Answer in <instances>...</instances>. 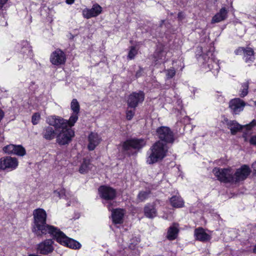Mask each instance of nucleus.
<instances>
[{
	"label": "nucleus",
	"instance_id": "09e8293b",
	"mask_svg": "<svg viewBox=\"0 0 256 256\" xmlns=\"http://www.w3.org/2000/svg\"><path fill=\"white\" fill-rule=\"evenodd\" d=\"M253 252H254L256 253V246H254V248L253 250Z\"/></svg>",
	"mask_w": 256,
	"mask_h": 256
},
{
	"label": "nucleus",
	"instance_id": "a18cd8bd",
	"mask_svg": "<svg viewBox=\"0 0 256 256\" xmlns=\"http://www.w3.org/2000/svg\"><path fill=\"white\" fill-rule=\"evenodd\" d=\"M4 116V112L2 110L0 109V122L3 118Z\"/></svg>",
	"mask_w": 256,
	"mask_h": 256
},
{
	"label": "nucleus",
	"instance_id": "39448f33",
	"mask_svg": "<svg viewBox=\"0 0 256 256\" xmlns=\"http://www.w3.org/2000/svg\"><path fill=\"white\" fill-rule=\"evenodd\" d=\"M212 173L218 180L221 182L234 184V172L230 168H214L212 170Z\"/></svg>",
	"mask_w": 256,
	"mask_h": 256
},
{
	"label": "nucleus",
	"instance_id": "7c9ffc66",
	"mask_svg": "<svg viewBox=\"0 0 256 256\" xmlns=\"http://www.w3.org/2000/svg\"><path fill=\"white\" fill-rule=\"evenodd\" d=\"M22 48L21 52L26 54L28 56H30L32 52V48L30 46L27 41H24L22 42Z\"/></svg>",
	"mask_w": 256,
	"mask_h": 256
},
{
	"label": "nucleus",
	"instance_id": "5701e85b",
	"mask_svg": "<svg viewBox=\"0 0 256 256\" xmlns=\"http://www.w3.org/2000/svg\"><path fill=\"white\" fill-rule=\"evenodd\" d=\"M204 67H207L209 70H212L214 74H217L220 69L219 64L213 58H208L207 62L204 64Z\"/></svg>",
	"mask_w": 256,
	"mask_h": 256
},
{
	"label": "nucleus",
	"instance_id": "412c9836",
	"mask_svg": "<svg viewBox=\"0 0 256 256\" xmlns=\"http://www.w3.org/2000/svg\"><path fill=\"white\" fill-rule=\"evenodd\" d=\"M228 17V10L226 8H222L212 18V23H218L226 20Z\"/></svg>",
	"mask_w": 256,
	"mask_h": 256
},
{
	"label": "nucleus",
	"instance_id": "c03bdc74",
	"mask_svg": "<svg viewBox=\"0 0 256 256\" xmlns=\"http://www.w3.org/2000/svg\"><path fill=\"white\" fill-rule=\"evenodd\" d=\"M252 167L254 173L256 174V161L252 164Z\"/></svg>",
	"mask_w": 256,
	"mask_h": 256
},
{
	"label": "nucleus",
	"instance_id": "9b49d317",
	"mask_svg": "<svg viewBox=\"0 0 256 256\" xmlns=\"http://www.w3.org/2000/svg\"><path fill=\"white\" fill-rule=\"evenodd\" d=\"M250 172V167L246 164L237 169L236 171L234 172V184L244 180L249 176Z\"/></svg>",
	"mask_w": 256,
	"mask_h": 256
},
{
	"label": "nucleus",
	"instance_id": "58836bf2",
	"mask_svg": "<svg viewBox=\"0 0 256 256\" xmlns=\"http://www.w3.org/2000/svg\"><path fill=\"white\" fill-rule=\"evenodd\" d=\"M40 118V116L39 113L34 114L32 118V122L33 124L36 125L38 124Z\"/></svg>",
	"mask_w": 256,
	"mask_h": 256
},
{
	"label": "nucleus",
	"instance_id": "0eeeda50",
	"mask_svg": "<svg viewBox=\"0 0 256 256\" xmlns=\"http://www.w3.org/2000/svg\"><path fill=\"white\" fill-rule=\"evenodd\" d=\"M144 99V94L142 91L133 92L128 98L127 104L129 108H135L140 104H142Z\"/></svg>",
	"mask_w": 256,
	"mask_h": 256
},
{
	"label": "nucleus",
	"instance_id": "c85d7f7f",
	"mask_svg": "<svg viewBox=\"0 0 256 256\" xmlns=\"http://www.w3.org/2000/svg\"><path fill=\"white\" fill-rule=\"evenodd\" d=\"M65 246L73 249H79L81 247V244L78 242L70 238H68Z\"/></svg>",
	"mask_w": 256,
	"mask_h": 256
},
{
	"label": "nucleus",
	"instance_id": "473e14b6",
	"mask_svg": "<svg viewBox=\"0 0 256 256\" xmlns=\"http://www.w3.org/2000/svg\"><path fill=\"white\" fill-rule=\"evenodd\" d=\"M248 82L244 83L242 86V89L240 90V95L241 97H244L248 93Z\"/></svg>",
	"mask_w": 256,
	"mask_h": 256
},
{
	"label": "nucleus",
	"instance_id": "b1692460",
	"mask_svg": "<svg viewBox=\"0 0 256 256\" xmlns=\"http://www.w3.org/2000/svg\"><path fill=\"white\" fill-rule=\"evenodd\" d=\"M42 135L45 139L51 140L54 138L56 132L53 128L48 126L44 128Z\"/></svg>",
	"mask_w": 256,
	"mask_h": 256
},
{
	"label": "nucleus",
	"instance_id": "9d476101",
	"mask_svg": "<svg viewBox=\"0 0 256 256\" xmlns=\"http://www.w3.org/2000/svg\"><path fill=\"white\" fill-rule=\"evenodd\" d=\"M100 196L105 200H114L116 196V191L113 188L102 186H100L98 190Z\"/></svg>",
	"mask_w": 256,
	"mask_h": 256
},
{
	"label": "nucleus",
	"instance_id": "20e7f679",
	"mask_svg": "<svg viewBox=\"0 0 256 256\" xmlns=\"http://www.w3.org/2000/svg\"><path fill=\"white\" fill-rule=\"evenodd\" d=\"M54 126L57 130H60L56 136V142L60 145H65L69 144L74 136V132L71 128L72 126H70L69 124H66L63 126Z\"/></svg>",
	"mask_w": 256,
	"mask_h": 256
},
{
	"label": "nucleus",
	"instance_id": "423d86ee",
	"mask_svg": "<svg viewBox=\"0 0 256 256\" xmlns=\"http://www.w3.org/2000/svg\"><path fill=\"white\" fill-rule=\"evenodd\" d=\"M18 162L16 158L6 156L0 158V170L8 172L15 170L18 166Z\"/></svg>",
	"mask_w": 256,
	"mask_h": 256
},
{
	"label": "nucleus",
	"instance_id": "6ab92c4d",
	"mask_svg": "<svg viewBox=\"0 0 256 256\" xmlns=\"http://www.w3.org/2000/svg\"><path fill=\"white\" fill-rule=\"evenodd\" d=\"M194 236L196 240L200 242H206L210 240L211 239L210 234L207 233L206 230L199 228L194 230Z\"/></svg>",
	"mask_w": 256,
	"mask_h": 256
},
{
	"label": "nucleus",
	"instance_id": "aec40b11",
	"mask_svg": "<svg viewBox=\"0 0 256 256\" xmlns=\"http://www.w3.org/2000/svg\"><path fill=\"white\" fill-rule=\"evenodd\" d=\"M124 214V210L116 208L112 211V217L113 222L116 224H122Z\"/></svg>",
	"mask_w": 256,
	"mask_h": 256
},
{
	"label": "nucleus",
	"instance_id": "1a4fd4ad",
	"mask_svg": "<svg viewBox=\"0 0 256 256\" xmlns=\"http://www.w3.org/2000/svg\"><path fill=\"white\" fill-rule=\"evenodd\" d=\"M228 128L230 130L231 133L234 134L237 132L244 128L247 130H250L254 127L256 126V120H252L249 124L241 126L236 122L234 120H230L227 122Z\"/></svg>",
	"mask_w": 256,
	"mask_h": 256
},
{
	"label": "nucleus",
	"instance_id": "37998d69",
	"mask_svg": "<svg viewBox=\"0 0 256 256\" xmlns=\"http://www.w3.org/2000/svg\"><path fill=\"white\" fill-rule=\"evenodd\" d=\"M8 0H0V10L4 6Z\"/></svg>",
	"mask_w": 256,
	"mask_h": 256
},
{
	"label": "nucleus",
	"instance_id": "a19ab883",
	"mask_svg": "<svg viewBox=\"0 0 256 256\" xmlns=\"http://www.w3.org/2000/svg\"><path fill=\"white\" fill-rule=\"evenodd\" d=\"M245 141H248L251 145L256 146V135H253L250 136L249 140L248 139L246 136H244Z\"/></svg>",
	"mask_w": 256,
	"mask_h": 256
},
{
	"label": "nucleus",
	"instance_id": "4468645a",
	"mask_svg": "<svg viewBox=\"0 0 256 256\" xmlns=\"http://www.w3.org/2000/svg\"><path fill=\"white\" fill-rule=\"evenodd\" d=\"M102 12V8L98 4H93L91 8H86L82 11L83 16L87 19L96 17Z\"/></svg>",
	"mask_w": 256,
	"mask_h": 256
},
{
	"label": "nucleus",
	"instance_id": "2f4dec72",
	"mask_svg": "<svg viewBox=\"0 0 256 256\" xmlns=\"http://www.w3.org/2000/svg\"><path fill=\"white\" fill-rule=\"evenodd\" d=\"M166 53L164 51L156 52L154 53V58L158 62L159 60L161 62L165 61Z\"/></svg>",
	"mask_w": 256,
	"mask_h": 256
},
{
	"label": "nucleus",
	"instance_id": "2eb2a0df",
	"mask_svg": "<svg viewBox=\"0 0 256 256\" xmlns=\"http://www.w3.org/2000/svg\"><path fill=\"white\" fill-rule=\"evenodd\" d=\"M66 58L64 53L60 50H56L50 56V62L54 65L58 66L64 64Z\"/></svg>",
	"mask_w": 256,
	"mask_h": 256
},
{
	"label": "nucleus",
	"instance_id": "393cba45",
	"mask_svg": "<svg viewBox=\"0 0 256 256\" xmlns=\"http://www.w3.org/2000/svg\"><path fill=\"white\" fill-rule=\"evenodd\" d=\"M144 212L146 216L148 218H153L156 216V210L153 205L147 204L144 208Z\"/></svg>",
	"mask_w": 256,
	"mask_h": 256
},
{
	"label": "nucleus",
	"instance_id": "cd10ccee",
	"mask_svg": "<svg viewBox=\"0 0 256 256\" xmlns=\"http://www.w3.org/2000/svg\"><path fill=\"white\" fill-rule=\"evenodd\" d=\"M178 232V225L174 224L168 228L167 234L168 238L170 240H174L177 236Z\"/></svg>",
	"mask_w": 256,
	"mask_h": 256
},
{
	"label": "nucleus",
	"instance_id": "7ed1b4c3",
	"mask_svg": "<svg viewBox=\"0 0 256 256\" xmlns=\"http://www.w3.org/2000/svg\"><path fill=\"white\" fill-rule=\"evenodd\" d=\"M168 148L161 141L154 143L147 152L146 163L152 164L162 160L166 156Z\"/></svg>",
	"mask_w": 256,
	"mask_h": 256
},
{
	"label": "nucleus",
	"instance_id": "e433bc0d",
	"mask_svg": "<svg viewBox=\"0 0 256 256\" xmlns=\"http://www.w3.org/2000/svg\"><path fill=\"white\" fill-rule=\"evenodd\" d=\"M55 195L60 198H66V190L64 188H60L54 192Z\"/></svg>",
	"mask_w": 256,
	"mask_h": 256
},
{
	"label": "nucleus",
	"instance_id": "c756f323",
	"mask_svg": "<svg viewBox=\"0 0 256 256\" xmlns=\"http://www.w3.org/2000/svg\"><path fill=\"white\" fill-rule=\"evenodd\" d=\"M26 154L25 148L21 145H15L14 150L13 154L22 156Z\"/></svg>",
	"mask_w": 256,
	"mask_h": 256
},
{
	"label": "nucleus",
	"instance_id": "dca6fc26",
	"mask_svg": "<svg viewBox=\"0 0 256 256\" xmlns=\"http://www.w3.org/2000/svg\"><path fill=\"white\" fill-rule=\"evenodd\" d=\"M246 103L239 98H236L231 100L229 103V106L234 114H238L242 111Z\"/></svg>",
	"mask_w": 256,
	"mask_h": 256
},
{
	"label": "nucleus",
	"instance_id": "f257e3e1",
	"mask_svg": "<svg viewBox=\"0 0 256 256\" xmlns=\"http://www.w3.org/2000/svg\"><path fill=\"white\" fill-rule=\"evenodd\" d=\"M46 212L44 209L38 208L34 210L32 230L35 235L42 236L54 229V226L46 224Z\"/></svg>",
	"mask_w": 256,
	"mask_h": 256
},
{
	"label": "nucleus",
	"instance_id": "ea45409f",
	"mask_svg": "<svg viewBox=\"0 0 256 256\" xmlns=\"http://www.w3.org/2000/svg\"><path fill=\"white\" fill-rule=\"evenodd\" d=\"M135 114V110H128L126 112V118L128 120H131Z\"/></svg>",
	"mask_w": 256,
	"mask_h": 256
},
{
	"label": "nucleus",
	"instance_id": "3c124183",
	"mask_svg": "<svg viewBox=\"0 0 256 256\" xmlns=\"http://www.w3.org/2000/svg\"><path fill=\"white\" fill-rule=\"evenodd\" d=\"M254 104H255V106H256V101L254 102Z\"/></svg>",
	"mask_w": 256,
	"mask_h": 256
},
{
	"label": "nucleus",
	"instance_id": "8fccbe9b",
	"mask_svg": "<svg viewBox=\"0 0 256 256\" xmlns=\"http://www.w3.org/2000/svg\"><path fill=\"white\" fill-rule=\"evenodd\" d=\"M108 209L109 210H111V209H110V204H108V206H107Z\"/></svg>",
	"mask_w": 256,
	"mask_h": 256
},
{
	"label": "nucleus",
	"instance_id": "6e6552de",
	"mask_svg": "<svg viewBox=\"0 0 256 256\" xmlns=\"http://www.w3.org/2000/svg\"><path fill=\"white\" fill-rule=\"evenodd\" d=\"M159 138L166 143H172L174 141V136L172 132L167 126H161L156 130Z\"/></svg>",
	"mask_w": 256,
	"mask_h": 256
},
{
	"label": "nucleus",
	"instance_id": "4be33fe9",
	"mask_svg": "<svg viewBox=\"0 0 256 256\" xmlns=\"http://www.w3.org/2000/svg\"><path fill=\"white\" fill-rule=\"evenodd\" d=\"M93 166L90 160L84 158L80 166L78 172L81 174H86L92 170Z\"/></svg>",
	"mask_w": 256,
	"mask_h": 256
},
{
	"label": "nucleus",
	"instance_id": "79ce46f5",
	"mask_svg": "<svg viewBox=\"0 0 256 256\" xmlns=\"http://www.w3.org/2000/svg\"><path fill=\"white\" fill-rule=\"evenodd\" d=\"M246 48H239L238 49H236L234 52L236 54V55H241L242 54H244V52H245Z\"/></svg>",
	"mask_w": 256,
	"mask_h": 256
},
{
	"label": "nucleus",
	"instance_id": "ddd939ff",
	"mask_svg": "<svg viewBox=\"0 0 256 256\" xmlns=\"http://www.w3.org/2000/svg\"><path fill=\"white\" fill-rule=\"evenodd\" d=\"M146 142L144 139H132L127 140L122 144L124 150H128L130 148L140 149L146 145Z\"/></svg>",
	"mask_w": 256,
	"mask_h": 256
},
{
	"label": "nucleus",
	"instance_id": "72a5a7b5",
	"mask_svg": "<svg viewBox=\"0 0 256 256\" xmlns=\"http://www.w3.org/2000/svg\"><path fill=\"white\" fill-rule=\"evenodd\" d=\"M150 194V192H140L138 196V202H142L146 200Z\"/></svg>",
	"mask_w": 256,
	"mask_h": 256
},
{
	"label": "nucleus",
	"instance_id": "de8ad7c7",
	"mask_svg": "<svg viewBox=\"0 0 256 256\" xmlns=\"http://www.w3.org/2000/svg\"><path fill=\"white\" fill-rule=\"evenodd\" d=\"M182 16H183V14H182V12H179L178 14V18H180V19H182Z\"/></svg>",
	"mask_w": 256,
	"mask_h": 256
},
{
	"label": "nucleus",
	"instance_id": "a878e982",
	"mask_svg": "<svg viewBox=\"0 0 256 256\" xmlns=\"http://www.w3.org/2000/svg\"><path fill=\"white\" fill-rule=\"evenodd\" d=\"M244 58L245 62L249 64H252L254 59V52L250 48H246L244 52Z\"/></svg>",
	"mask_w": 256,
	"mask_h": 256
},
{
	"label": "nucleus",
	"instance_id": "bb28decb",
	"mask_svg": "<svg viewBox=\"0 0 256 256\" xmlns=\"http://www.w3.org/2000/svg\"><path fill=\"white\" fill-rule=\"evenodd\" d=\"M171 205L174 208H182L184 205V202L182 199L178 196H175L172 197L170 199Z\"/></svg>",
	"mask_w": 256,
	"mask_h": 256
},
{
	"label": "nucleus",
	"instance_id": "a211bd4d",
	"mask_svg": "<svg viewBox=\"0 0 256 256\" xmlns=\"http://www.w3.org/2000/svg\"><path fill=\"white\" fill-rule=\"evenodd\" d=\"M54 229L52 230L50 232H48V234L52 236L58 242L65 246L68 238L57 228L54 226Z\"/></svg>",
	"mask_w": 256,
	"mask_h": 256
},
{
	"label": "nucleus",
	"instance_id": "f3484780",
	"mask_svg": "<svg viewBox=\"0 0 256 256\" xmlns=\"http://www.w3.org/2000/svg\"><path fill=\"white\" fill-rule=\"evenodd\" d=\"M88 148L90 150H93L100 144L102 138L96 132H91L88 136Z\"/></svg>",
	"mask_w": 256,
	"mask_h": 256
},
{
	"label": "nucleus",
	"instance_id": "f03ea898",
	"mask_svg": "<svg viewBox=\"0 0 256 256\" xmlns=\"http://www.w3.org/2000/svg\"><path fill=\"white\" fill-rule=\"evenodd\" d=\"M70 108L72 111L68 120L56 116H48L46 119L47 122L50 125H54L57 126H64L69 124L70 126H74L78 118V114L80 110V106L76 99H73L70 103Z\"/></svg>",
	"mask_w": 256,
	"mask_h": 256
},
{
	"label": "nucleus",
	"instance_id": "f704fd0d",
	"mask_svg": "<svg viewBox=\"0 0 256 256\" xmlns=\"http://www.w3.org/2000/svg\"><path fill=\"white\" fill-rule=\"evenodd\" d=\"M15 145L14 144H8L4 147L3 151L4 153L8 154H13L14 150Z\"/></svg>",
	"mask_w": 256,
	"mask_h": 256
},
{
	"label": "nucleus",
	"instance_id": "c9c22d12",
	"mask_svg": "<svg viewBox=\"0 0 256 256\" xmlns=\"http://www.w3.org/2000/svg\"><path fill=\"white\" fill-rule=\"evenodd\" d=\"M165 72L167 79L172 78L176 74V70L173 68L165 70Z\"/></svg>",
	"mask_w": 256,
	"mask_h": 256
},
{
	"label": "nucleus",
	"instance_id": "4c0bfd02",
	"mask_svg": "<svg viewBox=\"0 0 256 256\" xmlns=\"http://www.w3.org/2000/svg\"><path fill=\"white\" fill-rule=\"evenodd\" d=\"M136 54L137 50H136V48L134 46H132L128 52V58L130 60L133 59Z\"/></svg>",
	"mask_w": 256,
	"mask_h": 256
},
{
	"label": "nucleus",
	"instance_id": "49530a36",
	"mask_svg": "<svg viewBox=\"0 0 256 256\" xmlns=\"http://www.w3.org/2000/svg\"><path fill=\"white\" fill-rule=\"evenodd\" d=\"M74 2V0H66V3L68 4H73Z\"/></svg>",
	"mask_w": 256,
	"mask_h": 256
},
{
	"label": "nucleus",
	"instance_id": "f8f14e48",
	"mask_svg": "<svg viewBox=\"0 0 256 256\" xmlns=\"http://www.w3.org/2000/svg\"><path fill=\"white\" fill-rule=\"evenodd\" d=\"M54 250V241L51 239L46 240L40 242L37 246L38 252L42 254H48L52 252Z\"/></svg>",
	"mask_w": 256,
	"mask_h": 256
}]
</instances>
